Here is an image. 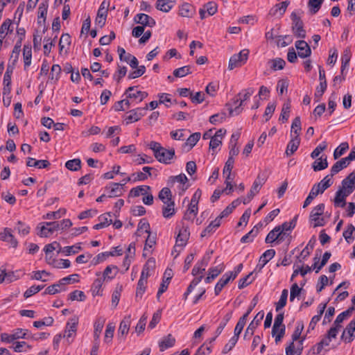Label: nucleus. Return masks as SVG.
I'll return each mask as SVG.
<instances>
[{"mask_svg":"<svg viewBox=\"0 0 355 355\" xmlns=\"http://www.w3.org/2000/svg\"><path fill=\"white\" fill-rule=\"evenodd\" d=\"M148 146L153 151L156 159L160 163L169 164L175 157L174 148L167 150L159 143L154 141H150Z\"/></svg>","mask_w":355,"mask_h":355,"instance_id":"1","label":"nucleus"},{"mask_svg":"<svg viewBox=\"0 0 355 355\" xmlns=\"http://www.w3.org/2000/svg\"><path fill=\"white\" fill-rule=\"evenodd\" d=\"M333 181L330 180V175H326L319 183L313 186L309 196L304 202L303 208L311 204L312 200L320 193H322L327 189L330 187Z\"/></svg>","mask_w":355,"mask_h":355,"instance_id":"2","label":"nucleus"},{"mask_svg":"<svg viewBox=\"0 0 355 355\" xmlns=\"http://www.w3.org/2000/svg\"><path fill=\"white\" fill-rule=\"evenodd\" d=\"M72 225V222L69 219H64L60 222H46L44 225L40 227V232L38 234L41 237H48L54 232L58 230H64L70 227Z\"/></svg>","mask_w":355,"mask_h":355,"instance_id":"3","label":"nucleus"},{"mask_svg":"<svg viewBox=\"0 0 355 355\" xmlns=\"http://www.w3.org/2000/svg\"><path fill=\"white\" fill-rule=\"evenodd\" d=\"M254 92V89L250 87L243 90L237 94V96L233 99L234 104L236 105L235 108L233 109L231 107H229L228 108L230 116L234 114L238 115L241 112V106L243 105V102L248 100L250 97L253 94Z\"/></svg>","mask_w":355,"mask_h":355,"instance_id":"4","label":"nucleus"},{"mask_svg":"<svg viewBox=\"0 0 355 355\" xmlns=\"http://www.w3.org/2000/svg\"><path fill=\"white\" fill-rule=\"evenodd\" d=\"M78 277V274H73L61 279L57 284L48 286L45 289L44 295H54L58 293L62 290H65L62 287L71 283L78 282L79 281Z\"/></svg>","mask_w":355,"mask_h":355,"instance_id":"5","label":"nucleus"},{"mask_svg":"<svg viewBox=\"0 0 355 355\" xmlns=\"http://www.w3.org/2000/svg\"><path fill=\"white\" fill-rule=\"evenodd\" d=\"M324 204L321 203L315 207L310 214L311 221H314L313 227H321L324 226L325 221L322 216L324 214Z\"/></svg>","mask_w":355,"mask_h":355,"instance_id":"6","label":"nucleus"},{"mask_svg":"<svg viewBox=\"0 0 355 355\" xmlns=\"http://www.w3.org/2000/svg\"><path fill=\"white\" fill-rule=\"evenodd\" d=\"M337 334L336 328H330L325 336L313 347V353L320 354L324 347L329 345L331 339L335 338Z\"/></svg>","mask_w":355,"mask_h":355,"instance_id":"7","label":"nucleus"},{"mask_svg":"<svg viewBox=\"0 0 355 355\" xmlns=\"http://www.w3.org/2000/svg\"><path fill=\"white\" fill-rule=\"evenodd\" d=\"M249 51L248 49H243L239 53L233 55L229 61L228 69L232 70L236 67L242 66L248 58Z\"/></svg>","mask_w":355,"mask_h":355,"instance_id":"8","label":"nucleus"},{"mask_svg":"<svg viewBox=\"0 0 355 355\" xmlns=\"http://www.w3.org/2000/svg\"><path fill=\"white\" fill-rule=\"evenodd\" d=\"M291 18L293 21L292 31L293 34L298 38H305L306 31L304 29V24L301 18L294 12L291 13Z\"/></svg>","mask_w":355,"mask_h":355,"instance_id":"9","label":"nucleus"},{"mask_svg":"<svg viewBox=\"0 0 355 355\" xmlns=\"http://www.w3.org/2000/svg\"><path fill=\"white\" fill-rule=\"evenodd\" d=\"M147 109L148 105L145 107H138L129 111L128 112V115L125 119L126 125L140 120L145 115Z\"/></svg>","mask_w":355,"mask_h":355,"instance_id":"10","label":"nucleus"},{"mask_svg":"<svg viewBox=\"0 0 355 355\" xmlns=\"http://www.w3.org/2000/svg\"><path fill=\"white\" fill-rule=\"evenodd\" d=\"M28 334L27 329H17L13 334H8L6 333H3L1 335V339L2 342L6 343H12L15 340L19 339L21 338L26 337V334Z\"/></svg>","mask_w":355,"mask_h":355,"instance_id":"11","label":"nucleus"},{"mask_svg":"<svg viewBox=\"0 0 355 355\" xmlns=\"http://www.w3.org/2000/svg\"><path fill=\"white\" fill-rule=\"evenodd\" d=\"M264 316V313L263 311L259 312L255 317L254 318L253 320L250 323L248 328L245 330V334H244V338L248 339V336H252L254 334V330L257 329V327L259 325L261 321L263 320Z\"/></svg>","mask_w":355,"mask_h":355,"instance_id":"12","label":"nucleus"},{"mask_svg":"<svg viewBox=\"0 0 355 355\" xmlns=\"http://www.w3.org/2000/svg\"><path fill=\"white\" fill-rule=\"evenodd\" d=\"M105 191L107 198H116L122 196L124 190L119 183L112 182L105 187Z\"/></svg>","mask_w":355,"mask_h":355,"instance_id":"13","label":"nucleus"},{"mask_svg":"<svg viewBox=\"0 0 355 355\" xmlns=\"http://www.w3.org/2000/svg\"><path fill=\"white\" fill-rule=\"evenodd\" d=\"M78 324V318L77 317L70 318L67 323L63 337H66L67 339L69 340L70 338L74 336L77 331ZM68 341L70 343L69 340Z\"/></svg>","mask_w":355,"mask_h":355,"instance_id":"14","label":"nucleus"},{"mask_svg":"<svg viewBox=\"0 0 355 355\" xmlns=\"http://www.w3.org/2000/svg\"><path fill=\"white\" fill-rule=\"evenodd\" d=\"M117 51L120 60L128 62L130 66L133 69H136L138 67L139 62L135 56L128 53L126 57L123 58V54H125V51L123 48L120 46L118 47Z\"/></svg>","mask_w":355,"mask_h":355,"instance_id":"15","label":"nucleus"},{"mask_svg":"<svg viewBox=\"0 0 355 355\" xmlns=\"http://www.w3.org/2000/svg\"><path fill=\"white\" fill-rule=\"evenodd\" d=\"M134 21L135 23L139 24L144 27H153L156 24L155 20L153 17L144 13L137 14L135 17Z\"/></svg>","mask_w":355,"mask_h":355,"instance_id":"16","label":"nucleus"},{"mask_svg":"<svg viewBox=\"0 0 355 355\" xmlns=\"http://www.w3.org/2000/svg\"><path fill=\"white\" fill-rule=\"evenodd\" d=\"M295 48L298 51V55L302 58H306L311 55V50L309 45L304 40H297L295 42Z\"/></svg>","mask_w":355,"mask_h":355,"instance_id":"17","label":"nucleus"},{"mask_svg":"<svg viewBox=\"0 0 355 355\" xmlns=\"http://www.w3.org/2000/svg\"><path fill=\"white\" fill-rule=\"evenodd\" d=\"M280 230L279 227H277V226L272 230L266 236L265 242L266 243H272L275 241H277V243H280L284 241L285 238L282 235V234L279 232Z\"/></svg>","mask_w":355,"mask_h":355,"instance_id":"18","label":"nucleus"},{"mask_svg":"<svg viewBox=\"0 0 355 355\" xmlns=\"http://www.w3.org/2000/svg\"><path fill=\"white\" fill-rule=\"evenodd\" d=\"M355 336V318L352 320L346 327L341 336V338L345 343H350L352 337Z\"/></svg>","mask_w":355,"mask_h":355,"instance_id":"19","label":"nucleus"},{"mask_svg":"<svg viewBox=\"0 0 355 355\" xmlns=\"http://www.w3.org/2000/svg\"><path fill=\"white\" fill-rule=\"evenodd\" d=\"M235 279V275L234 274H224L223 277L219 279V281L217 282L215 288L214 292L215 295H218L222 291V289L227 285L230 280H234Z\"/></svg>","mask_w":355,"mask_h":355,"instance_id":"20","label":"nucleus"},{"mask_svg":"<svg viewBox=\"0 0 355 355\" xmlns=\"http://www.w3.org/2000/svg\"><path fill=\"white\" fill-rule=\"evenodd\" d=\"M352 193H347V190L340 188L336 193L334 205L336 207H344L346 205L345 198Z\"/></svg>","mask_w":355,"mask_h":355,"instance_id":"21","label":"nucleus"},{"mask_svg":"<svg viewBox=\"0 0 355 355\" xmlns=\"http://www.w3.org/2000/svg\"><path fill=\"white\" fill-rule=\"evenodd\" d=\"M354 311V306H351L346 311L340 313L337 316L336 319L335 320V321L334 322V327H332L331 328H336V330L338 333L339 329L341 327L340 324L344 321V320H345L346 318L349 317Z\"/></svg>","mask_w":355,"mask_h":355,"instance_id":"22","label":"nucleus"},{"mask_svg":"<svg viewBox=\"0 0 355 355\" xmlns=\"http://www.w3.org/2000/svg\"><path fill=\"white\" fill-rule=\"evenodd\" d=\"M48 1L46 0L43 1L42 3H40L39 8H38V12H37V24L40 25H44L46 23V16L47 14L48 10Z\"/></svg>","mask_w":355,"mask_h":355,"instance_id":"23","label":"nucleus"},{"mask_svg":"<svg viewBox=\"0 0 355 355\" xmlns=\"http://www.w3.org/2000/svg\"><path fill=\"white\" fill-rule=\"evenodd\" d=\"M300 144V139L297 136L291 135V139L287 145L286 154L287 156L293 155L298 148Z\"/></svg>","mask_w":355,"mask_h":355,"instance_id":"24","label":"nucleus"},{"mask_svg":"<svg viewBox=\"0 0 355 355\" xmlns=\"http://www.w3.org/2000/svg\"><path fill=\"white\" fill-rule=\"evenodd\" d=\"M349 161L347 157L342 158L340 160L336 162L331 168L330 180L336 173H338L342 169L346 168L349 164Z\"/></svg>","mask_w":355,"mask_h":355,"instance_id":"25","label":"nucleus"},{"mask_svg":"<svg viewBox=\"0 0 355 355\" xmlns=\"http://www.w3.org/2000/svg\"><path fill=\"white\" fill-rule=\"evenodd\" d=\"M189 232L187 227H182L180 230L179 233L176 237V243L178 245L185 246L189 238Z\"/></svg>","mask_w":355,"mask_h":355,"instance_id":"26","label":"nucleus"},{"mask_svg":"<svg viewBox=\"0 0 355 355\" xmlns=\"http://www.w3.org/2000/svg\"><path fill=\"white\" fill-rule=\"evenodd\" d=\"M275 255V250L273 249L267 250L260 257L259 264L257 267L259 268V270H261L263 266Z\"/></svg>","mask_w":355,"mask_h":355,"instance_id":"27","label":"nucleus"},{"mask_svg":"<svg viewBox=\"0 0 355 355\" xmlns=\"http://www.w3.org/2000/svg\"><path fill=\"white\" fill-rule=\"evenodd\" d=\"M105 319L103 317L98 318L94 322V341H99L100 335L103 329Z\"/></svg>","mask_w":355,"mask_h":355,"instance_id":"28","label":"nucleus"},{"mask_svg":"<svg viewBox=\"0 0 355 355\" xmlns=\"http://www.w3.org/2000/svg\"><path fill=\"white\" fill-rule=\"evenodd\" d=\"M315 239L314 237L311 238L309 241L307 245L301 252L299 257H297L298 262L302 263L303 260L306 259L311 254V250L314 248Z\"/></svg>","mask_w":355,"mask_h":355,"instance_id":"29","label":"nucleus"},{"mask_svg":"<svg viewBox=\"0 0 355 355\" xmlns=\"http://www.w3.org/2000/svg\"><path fill=\"white\" fill-rule=\"evenodd\" d=\"M195 13V9L192 5L189 3H184L180 6L179 15L183 17H192Z\"/></svg>","mask_w":355,"mask_h":355,"instance_id":"30","label":"nucleus"},{"mask_svg":"<svg viewBox=\"0 0 355 355\" xmlns=\"http://www.w3.org/2000/svg\"><path fill=\"white\" fill-rule=\"evenodd\" d=\"M135 87H130L125 91V94L128 98H139V101H142L145 98L147 97L148 94L146 92L137 91L133 92Z\"/></svg>","mask_w":355,"mask_h":355,"instance_id":"31","label":"nucleus"},{"mask_svg":"<svg viewBox=\"0 0 355 355\" xmlns=\"http://www.w3.org/2000/svg\"><path fill=\"white\" fill-rule=\"evenodd\" d=\"M220 225V221L217 218L212 220L209 225L201 232L200 236L205 237L211 234Z\"/></svg>","mask_w":355,"mask_h":355,"instance_id":"32","label":"nucleus"},{"mask_svg":"<svg viewBox=\"0 0 355 355\" xmlns=\"http://www.w3.org/2000/svg\"><path fill=\"white\" fill-rule=\"evenodd\" d=\"M118 268L116 266L111 265L105 268L103 272V280H111L114 279L118 273Z\"/></svg>","mask_w":355,"mask_h":355,"instance_id":"33","label":"nucleus"},{"mask_svg":"<svg viewBox=\"0 0 355 355\" xmlns=\"http://www.w3.org/2000/svg\"><path fill=\"white\" fill-rule=\"evenodd\" d=\"M328 167V162L327 156H322L315 159L312 164V168L314 171L324 170Z\"/></svg>","mask_w":355,"mask_h":355,"instance_id":"34","label":"nucleus"},{"mask_svg":"<svg viewBox=\"0 0 355 355\" xmlns=\"http://www.w3.org/2000/svg\"><path fill=\"white\" fill-rule=\"evenodd\" d=\"M290 1H284L281 2L280 3L276 4L270 11V14L272 15H276L278 12L280 16H282L289 5Z\"/></svg>","mask_w":355,"mask_h":355,"instance_id":"35","label":"nucleus"},{"mask_svg":"<svg viewBox=\"0 0 355 355\" xmlns=\"http://www.w3.org/2000/svg\"><path fill=\"white\" fill-rule=\"evenodd\" d=\"M26 165L29 167L35 166L38 168H45L50 165V162L48 160H35L34 158L28 157Z\"/></svg>","mask_w":355,"mask_h":355,"instance_id":"36","label":"nucleus"},{"mask_svg":"<svg viewBox=\"0 0 355 355\" xmlns=\"http://www.w3.org/2000/svg\"><path fill=\"white\" fill-rule=\"evenodd\" d=\"M297 216H295L290 222H284L281 225L277 226V227L280 228L279 232H280L284 237L286 234V231H291L295 228L297 223Z\"/></svg>","mask_w":355,"mask_h":355,"instance_id":"37","label":"nucleus"},{"mask_svg":"<svg viewBox=\"0 0 355 355\" xmlns=\"http://www.w3.org/2000/svg\"><path fill=\"white\" fill-rule=\"evenodd\" d=\"M174 201L167 202L162 207V215L166 218H169L175 214Z\"/></svg>","mask_w":355,"mask_h":355,"instance_id":"38","label":"nucleus"},{"mask_svg":"<svg viewBox=\"0 0 355 355\" xmlns=\"http://www.w3.org/2000/svg\"><path fill=\"white\" fill-rule=\"evenodd\" d=\"M170 3H175V0H157L156 8L162 12H168L173 8V5H170Z\"/></svg>","mask_w":355,"mask_h":355,"instance_id":"39","label":"nucleus"},{"mask_svg":"<svg viewBox=\"0 0 355 355\" xmlns=\"http://www.w3.org/2000/svg\"><path fill=\"white\" fill-rule=\"evenodd\" d=\"M130 323V315L125 316L120 323L119 328V334H121L122 336L126 335L128 333Z\"/></svg>","mask_w":355,"mask_h":355,"instance_id":"40","label":"nucleus"},{"mask_svg":"<svg viewBox=\"0 0 355 355\" xmlns=\"http://www.w3.org/2000/svg\"><path fill=\"white\" fill-rule=\"evenodd\" d=\"M175 339L171 334H168L159 343L160 350L164 351L167 348L173 347L175 344Z\"/></svg>","mask_w":355,"mask_h":355,"instance_id":"41","label":"nucleus"},{"mask_svg":"<svg viewBox=\"0 0 355 355\" xmlns=\"http://www.w3.org/2000/svg\"><path fill=\"white\" fill-rule=\"evenodd\" d=\"M23 58L25 68L28 67L31 63L32 51L30 44H25L23 49Z\"/></svg>","mask_w":355,"mask_h":355,"instance_id":"42","label":"nucleus"},{"mask_svg":"<svg viewBox=\"0 0 355 355\" xmlns=\"http://www.w3.org/2000/svg\"><path fill=\"white\" fill-rule=\"evenodd\" d=\"M103 281V278H98L94 280L91 288L93 296L102 295V285Z\"/></svg>","mask_w":355,"mask_h":355,"instance_id":"43","label":"nucleus"},{"mask_svg":"<svg viewBox=\"0 0 355 355\" xmlns=\"http://www.w3.org/2000/svg\"><path fill=\"white\" fill-rule=\"evenodd\" d=\"M268 63L270 64V68L273 71L282 70L286 65V62L284 60L280 58L270 60Z\"/></svg>","mask_w":355,"mask_h":355,"instance_id":"44","label":"nucleus"},{"mask_svg":"<svg viewBox=\"0 0 355 355\" xmlns=\"http://www.w3.org/2000/svg\"><path fill=\"white\" fill-rule=\"evenodd\" d=\"M158 197L164 204H166L167 202L173 201L172 200L171 191L168 187L163 188L159 191Z\"/></svg>","mask_w":355,"mask_h":355,"instance_id":"45","label":"nucleus"},{"mask_svg":"<svg viewBox=\"0 0 355 355\" xmlns=\"http://www.w3.org/2000/svg\"><path fill=\"white\" fill-rule=\"evenodd\" d=\"M290 110H291V102L289 100H288L287 102L284 103L282 106V112L279 116V120L282 121V122L286 121L289 117Z\"/></svg>","mask_w":355,"mask_h":355,"instance_id":"46","label":"nucleus"},{"mask_svg":"<svg viewBox=\"0 0 355 355\" xmlns=\"http://www.w3.org/2000/svg\"><path fill=\"white\" fill-rule=\"evenodd\" d=\"M200 138V133L195 132L189 137V138L187 139V141L184 143V146L185 147L189 146L188 150H191L197 144Z\"/></svg>","mask_w":355,"mask_h":355,"instance_id":"47","label":"nucleus"},{"mask_svg":"<svg viewBox=\"0 0 355 355\" xmlns=\"http://www.w3.org/2000/svg\"><path fill=\"white\" fill-rule=\"evenodd\" d=\"M259 227L257 226H254L252 230H251L248 234L244 235L241 239V243H250L253 241V239L258 234Z\"/></svg>","mask_w":355,"mask_h":355,"instance_id":"48","label":"nucleus"},{"mask_svg":"<svg viewBox=\"0 0 355 355\" xmlns=\"http://www.w3.org/2000/svg\"><path fill=\"white\" fill-rule=\"evenodd\" d=\"M65 166L70 171H77L81 168V161L78 158L69 160L66 162Z\"/></svg>","mask_w":355,"mask_h":355,"instance_id":"49","label":"nucleus"},{"mask_svg":"<svg viewBox=\"0 0 355 355\" xmlns=\"http://www.w3.org/2000/svg\"><path fill=\"white\" fill-rule=\"evenodd\" d=\"M302 128H301V120L300 116H296L292 123L291 125V135H293V133L295 134L294 136H297L300 137V134L301 132Z\"/></svg>","mask_w":355,"mask_h":355,"instance_id":"50","label":"nucleus"},{"mask_svg":"<svg viewBox=\"0 0 355 355\" xmlns=\"http://www.w3.org/2000/svg\"><path fill=\"white\" fill-rule=\"evenodd\" d=\"M232 312L230 311L227 313L223 318L222 321L220 322L219 326L216 330V336H218L223 331L225 327L227 325V322L230 320L232 318Z\"/></svg>","mask_w":355,"mask_h":355,"instance_id":"51","label":"nucleus"},{"mask_svg":"<svg viewBox=\"0 0 355 355\" xmlns=\"http://www.w3.org/2000/svg\"><path fill=\"white\" fill-rule=\"evenodd\" d=\"M351 59V53L349 49H345L343 52V54L342 55L341 58V74L343 75L344 71L346 69V67H348L349 61Z\"/></svg>","mask_w":355,"mask_h":355,"instance_id":"52","label":"nucleus"},{"mask_svg":"<svg viewBox=\"0 0 355 355\" xmlns=\"http://www.w3.org/2000/svg\"><path fill=\"white\" fill-rule=\"evenodd\" d=\"M288 292L287 289H284L282 292L280 298L278 302L276 303V311H279L280 309L284 308L287 302Z\"/></svg>","mask_w":355,"mask_h":355,"instance_id":"53","label":"nucleus"},{"mask_svg":"<svg viewBox=\"0 0 355 355\" xmlns=\"http://www.w3.org/2000/svg\"><path fill=\"white\" fill-rule=\"evenodd\" d=\"M324 0H309L308 6L312 14H315L320 9Z\"/></svg>","mask_w":355,"mask_h":355,"instance_id":"54","label":"nucleus"},{"mask_svg":"<svg viewBox=\"0 0 355 355\" xmlns=\"http://www.w3.org/2000/svg\"><path fill=\"white\" fill-rule=\"evenodd\" d=\"M56 38L57 36H55L53 39L46 37L44 38V40L46 43L44 45V54L45 55L48 56L51 51V48L55 46Z\"/></svg>","mask_w":355,"mask_h":355,"instance_id":"55","label":"nucleus"},{"mask_svg":"<svg viewBox=\"0 0 355 355\" xmlns=\"http://www.w3.org/2000/svg\"><path fill=\"white\" fill-rule=\"evenodd\" d=\"M61 73V67L59 64H53L51 69V73L49 74V79L53 80L54 82H57L60 78V75Z\"/></svg>","mask_w":355,"mask_h":355,"instance_id":"56","label":"nucleus"},{"mask_svg":"<svg viewBox=\"0 0 355 355\" xmlns=\"http://www.w3.org/2000/svg\"><path fill=\"white\" fill-rule=\"evenodd\" d=\"M115 329V326L109 323L106 327V330L105 333L104 341L107 343H110L112 341V339L114 336V332Z\"/></svg>","mask_w":355,"mask_h":355,"instance_id":"57","label":"nucleus"},{"mask_svg":"<svg viewBox=\"0 0 355 355\" xmlns=\"http://www.w3.org/2000/svg\"><path fill=\"white\" fill-rule=\"evenodd\" d=\"M65 214V209H60L56 211H51L47 213L45 216H43V218L47 220L58 219L60 218L62 216L64 215Z\"/></svg>","mask_w":355,"mask_h":355,"instance_id":"58","label":"nucleus"},{"mask_svg":"<svg viewBox=\"0 0 355 355\" xmlns=\"http://www.w3.org/2000/svg\"><path fill=\"white\" fill-rule=\"evenodd\" d=\"M191 73V71H190V66H184L175 69L173 71V76L177 78H182L188 74H190Z\"/></svg>","mask_w":355,"mask_h":355,"instance_id":"59","label":"nucleus"},{"mask_svg":"<svg viewBox=\"0 0 355 355\" xmlns=\"http://www.w3.org/2000/svg\"><path fill=\"white\" fill-rule=\"evenodd\" d=\"M86 299V296L84 292L81 291L76 290L69 295V300L71 301L78 300L80 302H83Z\"/></svg>","mask_w":355,"mask_h":355,"instance_id":"60","label":"nucleus"},{"mask_svg":"<svg viewBox=\"0 0 355 355\" xmlns=\"http://www.w3.org/2000/svg\"><path fill=\"white\" fill-rule=\"evenodd\" d=\"M203 278V275H200L199 277H195L191 282L190 283L189 286L187 288V291L184 294V299L187 300L188 295L189 293L192 291L193 288H195L202 280Z\"/></svg>","mask_w":355,"mask_h":355,"instance_id":"61","label":"nucleus"},{"mask_svg":"<svg viewBox=\"0 0 355 355\" xmlns=\"http://www.w3.org/2000/svg\"><path fill=\"white\" fill-rule=\"evenodd\" d=\"M349 148L348 143L343 142L342 143L336 150L334 153V158L335 159H337L338 157L342 156L346 150Z\"/></svg>","mask_w":355,"mask_h":355,"instance_id":"62","label":"nucleus"},{"mask_svg":"<svg viewBox=\"0 0 355 355\" xmlns=\"http://www.w3.org/2000/svg\"><path fill=\"white\" fill-rule=\"evenodd\" d=\"M225 269V266L223 263H219L215 267L210 268L209 269L208 274L215 279L218 277Z\"/></svg>","mask_w":355,"mask_h":355,"instance_id":"63","label":"nucleus"},{"mask_svg":"<svg viewBox=\"0 0 355 355\" xmlns=\"http://www.w3.org/2000/svg\"><path fill=\"white\" fill-rule=\"evenodd\" d=\"M302 351V347H298L296 349H295V345L293 342H291L290 345L286 348V355H300Z\"/></svg>","mask_w":355,"mask_h":355,"instance_id":"64","label":"nucleus"}]
</instances>
